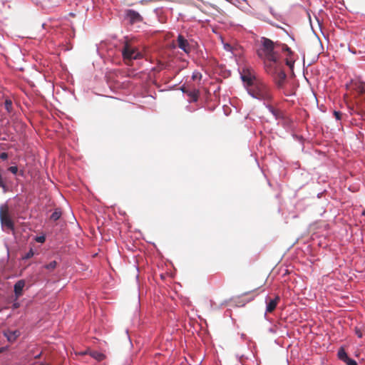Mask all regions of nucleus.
I'll use <instances>...</instances> for the list:
<instances>
[{
  "instance_id": "22",
  "label": "nucleus",
  "mask_w": 365,
  "mask_h": 365,
  "mask_svg": "<svg viewBox=\"0 0 365 365\" xmlns=\"http://www.w3.org/2000/svg\"><path fill=\"white\" fill-rule=\"evenodd\" d=\"M36 241L37 242H40V243H43L46 240V237L45 236L42 235V236H38L36 237Z\"/></svg>"
},
{
  "instance_id": "3",
  "label": "nucleus",
  "mask_w": 365,
  "mask_h": 365,
  "mask_svg": "<svg viewBox=\"0 0 365 365\" xmlns=\"http://www.w3.org/2000/svg\"><path fill=\"white\" fill-rule=\"evenodd\" d=\"M0 222L3 230L11 231L12 233H14V222L11 218L7 204L0 206Z\"/></svg>"
},
{
  "instance_id": "4",
  "label": "nucleus",
  "mask_w": 365,
  "mask_h": 365,
  "mask_svg": "<svg viewBox=\"0 0 365 365\" xmlns=\"http://www.w3.org/2000/svg\"><path fill=\"white\" fill-rule=\"evenodd\" d=\"M122 55L127 64L133 59H140L142 58V54L138 49L133 46L128 41L125 43L122 48Z\"/></svg>"
},
{
  "instance_id": "33",
  "label": "nucleus",
  "mask_w": 365,
  "mask_h": 365,
  "mask_svg": "<svg viewBox=\"0 0 365 365\" xmlns=\"http://www.w3.org/2000/svg\"><path fill=\"white\" fill-rule=\"evenodd\" d=\"M14 307H16H16H19V304H14Z\"/></svg>"
},
{
  "instance_id": "12",
  "label": "nucleus",
  "mask_w": 365,
  "mask_h": 365,
  "mask_svg": "<svg viewBox=\"0 0 365 365\" xmlns=\"http://www.w3.org/2000/svg\"><path fill=\"white\" fill-rule=\"evenodd\" d=\"M285 61L287 66L290 69H293L295 61L294 58H293V56H289V53H287Z\"/></svg>"
},
{
  "instance_id": "27",
  "label": "nucleus",
  "mask_w": 365,
  "mask_h": 365,
  "mask_svg": "<svg viewBox=\"0 0 365 365\" xmlns=\"http://www.w3.org/2000/svg\"><path fill=\"white\" fill-rule=\"evenodd\" d=\"M346 365H357V363L355 360L351 359L350 361L346 362Z\"/></svg>"
},
{
  "instance_id": "8",
  "label": "nucleus",
  "mask_w": 365,
  "mask_h": 365,
  "mask_svg": "<svg viewBox=\"0 0 365 365\" xmlns=\"http://www.w3.org/2000/svg\"><path fill=\"white\" fill-rule=\"evenodd\" d=\"M279 299V297L277 296L274 299H270L269 302H267L266 312L268 313H272L276 309Z\"/></svg>"
},
{
  "instance_id": "35",
  "label": "nucleus",
  "mask_w": 365,
  "mask_h": 365,
  "mask_svg": "<svg viewBox=\"0 0 365 365\" xmlns=\"http://www.w3.org/2000/svg\"><path fill=\"white\" fill-rule=\"evenodd\" d=\"M39 365H44V363H41Z\"/></svg>"
},
{
  "instance_id": "34",
  "label": "nucleus",
  "mask_w": 365,
  "mask_h": 365,
  "mask_svg": "<svg viewBox=\"0 0 365 365\" xmlns=\"http://www.w3.org/2000/svg\"><path fill=\"white\" fill-rule=\"evenodd\" d=\"M4 351L3 348H0V353H1Z\"/></svg>"
},
{
  "instance_id": "32",
  "label": "nucleus",
  "mask_w": 365,
  "mask_h": 365,
  "mask_svg": "<svg viewBox=\"0 0 365 365\" xmlns=\"http://www.w3.org/2000/svg\"><path fill=\"white\" fill-rule=\"evenodd\" d=\"M19 174H20L21 175H24V171L21 170V171L19 172Z\"/></svg>"
},
{
  "instance_id": "5",
  "label": "nucleus",
  "mask_w": 365,
  "mask_h": 365,
  "mask_svg": "<svg viewBox=\"0 0 365 365\" xmlns=\"http://www.w3.org/2000/svg\"><path fill=\"white\" fill-rule=\"evenodd\" d=\"M266 108L274 116L277 120H287V113L275 107H274L271 103H266Z\"/></svg>"
},
{
  "instance_id": "7",
  "label": "nucleus",
  "mask_w": 365,
  "mask_h": 365,
  "mask_svg": "<svg viewBox=\"0 0 365 365\" xmlns=\"http://www.w3.org/2000/svg\"><path fill=\"white\" fill-rule=\"evenodd\" d=\"M177 41H178V46L180 49H182L184 52H185L186 53H189L190 52V50H191L190 46L187 40L185 39L183 36L179 35L178 36Z\"/></svg>"
},
{
  "instance_id": "11",
  "label": "nucleus",
  "mask_w": 365,
  "mask_h": 365,
  "mask_svg": "<svg viewBox=\"0 0 365 365\" xmlns=\"http://www.w3.org/2000/svg\"><path fill=\"white\" fill-rule=\"evenodd\" d=\"M338 356L341 361H343L346 363L351 359L349 358V356H347V354L343 349H340L339 350Z\"/></svg>"
},
{
  "instance_id": "25",
  "label": "nucleus",
  "mask_w": 365,
  "mask_h": 365,
  "mask_svg": "<svg viewBox=\"0 0 365 365\" xmlns=\"http://www.w3.org/2000/svg\"><path fill=\"white\" fill-rule=\"evenodd\" d=\"M201 74L200 73H193L192 78L193 80H195V79H200L201 78Z\"/></svg>"
},
{
  "instance_id": "6",
  "label": "nucleus",
  "mask_w": 365,
  "mask_h": 365,
  "mask_svg": "<svg viewBox=\"0 0 365 365\" xmlns=\"http://www.w3.org/2000/svg\"><path fill=\"white\" fill-rule=\"evenodd\" d=\"M126 17L131 24L143 21V17L140 16V14L132 9H128L126 11Z\"/></svg>"
},
{
  "instance_id": "20",
  "label": "nucleus",
  "mask_w": 365,
  "mask_h": 365,
  "mask_svg": "<svg viewBox=\"0 0 365 365\" xmlns=\"http://www.w3.org/2000/svg\"><path fill=\"white\" fill-rule=\"evenodd\" d=\"M164 68H165V65L163 63H159L158 65L154 68V71L159 72Z\"/></svg>"
},
{
  "instance_id": "16",
  "label": "nucleus",
  "mask_w": 365,
  "mask_h": 365,
  "mask_svg": "<svg viewBox=\"0 0 365 365\" xmlns=\"http://www.w3.org/2000/svg\"><path fill=\"white\" fill-rule=\"evenodd\" d=\"M57 262L56 261H52L48 264L45 265V268L49 270H53L56 267Z\"/></svg>"
},
{
  "instance_id": "18",
  "label": "nucleus",
  "mask_w": 365,
  "mask_h": 365,
  "mask_svg": "<svg viewBox=\"0 0 365 365\" xmlns=\"http://www.w3.org/2000/svg\"><path fill=\"white\" fill-rule=\"evenodd\" d=\"M282 51L287 52L289 56H293L294 53L290 48L287 44H283L282 48Z\"/></svg>"
},
{
  "instance_id": "14",
  "label": "nucleus",
  "mask_w": 365,
  "mask_h": 365,
  "mask_svg": "<svg viewBox=\"0 0 365 365\" xmlns=\"http://www.w3.org/2000/svg\"><path fill=\"white\" fill-rule=\"evenodd\" d=\"M62 215V212L60 209L56 208L55 209L54 212L52 213V215L50 217V219L53 221L58 220Z\"/></svg>"
},
{
  "instance_id": "19",
  "label": "nucleus",
  "mask_w": 365,
  "mask_h": 365,
  "mask_svg": "<svg viewBox=\"0 0 365 365\" xmlns=\"http://www.w3.org/2000/svg\"><path fill=\"white\" fill-rule=\"evenodd\" d=\"M5 108L7 111L10 112L12 108V102L11 100L6 99L5 101Z\"/></svg>"
},
{
  "instance_id": "24",
  "label": "nucleus",
  "mask_w": 365,
  "mask_h": 365,
  "mask_svg": "<svg viewBox=\"0 0 365 365\" xmlns=\"http://www.w3.org/2000/svg\"><path fill=\"white\" fill-rule=\"evenodd\" d=\"M0 158L3 160H5L8 158V153H1L0 154Z\"/></svg>"
},
{
  "instance_id": "23",
  "label": "nucleus",
  "mask_w": 365,
  "mask_h": 365,
  "mask_svg": "<svg viewBox=\"0 0 365 365\" xmlns=\"http://www.w3.org/2000/svg\"><path fill=\"white\" fill-rule=\"evenodd\" d=\"M334 115L335 116L336 120H341L342 113L340 111H334Z\"/></svg>"
},
{
  "instance_id": "28",
  "label": "nucleus",
  "mask_w": 365,
  "mask_h": 365,
  "mask_svg": "<svg viewBox=\"0 0 365 365\" xmlns=\"http://www.w3.org/2000/svg\"><path fill=\"white\" fill-rule=\"evenodd\" d=\"M358 92H359L360 94L363 93L364 92V87H363V86H359L358 87Z\"/></svg>"
},
{
  "instance_id": "9",
  "label": "nucleus",
  "mask_w": 365,
  "mask_h": 365,
  "mask_svg": "<svg viewBox=\"0 0 365 365\" xmlns=\"http://www.w3.org/2000/svg\"><path fill=\"white\" fill-rule=\"evenodd\" d=\"M25 286V281L23 279L19 280L14 284V293L16 298L22 295V290Z\"/></svg>"
},
{
  "instance_id": "10",
  "label": "nucleus",
  "mask_w": 365,
  "mask_h": 365,
  "mask_svg": "<svg viewBox=\"0 0 365 365\" xmlns=\"http://www.w3.org/2000/svg\"><path fill=\"white\" fill-rule=\"evenodd\" d=\"M91 356H92L93 359H96L98 361H101L103 360L106 358V356L97 351H92L90 352Z\"/></svg>"
},
{
  "instance_id": "29",
  "label": "nucleus",
  "mask_w": 365,
  "mask_h": 365,
  "mask_svg": "<svg viewBox=\"0 0 365 365\" xmlns=\"http://www.w3.org/2000/svg\"><path fill=\"white\" fill-rule=\"evenodd\" d=\"M356 333L357 336H358L359 338H361V337H362V333H361V331H359V330H356Z\"/></svg>"
},
{
  "instance_id": "17",
  "label": "nucleus",
  "mask_w": 365,
  "mask_h": 365,
  "mask_svg": "<svg viewBox=\"0 0 365 365\" xmlns=\"http://www.w3.org/2000/svg\"><path fill=\"white\" fill-rule=\"evenodd\" d=\"M34 255V252L33 251V249L31 248L30 250L26 254H25V255H24L22 257V259H29L31 258Z\"/></svg>"
},
{
  "instance_id": "26",
  "label": "nucleus",
  "mask_w": 365,
  "mask_h": 365,
  "mask_svg": "<svg viewBox=\"0 0 365 365\" xmlns=\"http://www.w3.org/2000/svg\"><path fill=\"white\" fill-rule=\"evenodd\" d=\"M224 47H225V48L227 51H229L233 52V51H232V47L230 44L226 43V44H225V45H224Z\"/></svg>"
},
{
  "instance_id": "31",
  "label": "nucleus",
  "mask_w": 365,
  "mask_h": 365,
  "mask_svg": "<svg viewBox=\"0 0 365 365\" xmlns=\"http://www.w3.org/2000/svg\"><path fill=\"white\" fill-rule=\"evenodd\" d=\"M41 355H42V352H41V353H39L38 354L36 355V356H34V358H35L36 359H39V358H41Z\"/></svg>"
},
{
  "instance_id": "21",
  "label": "nucleus",
  "mask_w": 365,
  "mask_h": 365,
  "mask_svg": "<svg viewBox=\"0 0 365 365\" xmlns=\"http://www.w3.org/2000/svg\"><path fill=\"white\" fill-rule=\"evenodd\" d=\"M8 170L13 174H16L19 171L17 166H11L8 168Z\"/></svg>"
},
{
  "instance_id": "30",
  "label": "nucleus",
  "mask_w": 365,
  "mask_h": 365,
  "mask_svg": "<svg viewBox=\"0 0 365 365\" xmlns=\"http://www.w3.org/2000/svg\"><path fill=\"white\" fill-rule=\"evenodd\" d=\"M269 12L274 16H276L277 14L274 12V9L272 8H269Z\"/></svg>"
},
{
  "instance_id": "1",
  "label": "nucleus",
  "mask_w": 365,
  "mask_h": 365,
  "mask_svg": "<svg viewBox=\"0 0 365 365\" xmlns=\"http://www.w3.org/2000/svg\"><path fill=\"white\" fill-rule=\"evenodd\" d=\"M279 43L266 37H261L257 43V54L263 60L264 69L270 75L278 88H282L286 79L283 66L278 58V53L274 51Z\"/></svg>"
},
{
  "instance_id": "13",
  "label": "nucleus",
  "mask_w": 365,
  "mask_h": 365,
  "mask_svg": "<svg viewBox=\"0 0 365 365\" xmlns=\"http://www.w3.org/2000/svg\"><path fill=\"white\" fill-rule=\"evenodd\" d=\"M19 336V332L18 331H10L6 334V337L9 341H15Z\"/></svg>"
},
{
  "instance_id": "15",
  "label": "nucleus",
  "mask_w": 365,
  "mask_h": 365,
  "mask_svg": "<svg viewBox=\"0 0 365 365\" xmlns=\"http://www.w3.org/2000/svg\"><path fill=\"white\" fill-rule=\"evenodd\" d=\"M199 91L197 90H193L192 91H190L188 93V96L190 97L191 101L193 102H195L197 101L199 98Z\"/></svg>"
},
{
  "instance_id": "2",
  "label": "nucleus",
  "mask_w": 365,
  "mask_h": 365,
  "mask_svg": "<svg viewBox=\"0 0 365 365\" xmlns=\"http://www.w3.org/2000/svg\"><path fill=\"white\" fill-rule=\"evenodd\" d=\"M242 80L247 84L248 93L255 98L264 103H271L273 100L272 88L264 81L251 74L242 75Z\"/></svg>"
}]
</instances>
